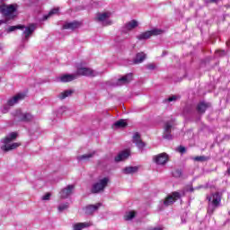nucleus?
<instances>
[{"label": "nucleus", "instance_id": "1", "mask_svg": "<svg viewBox=\"0 0 230 230\" xmlns=\"http://www.w3.org/2000/svg\"><path fill=\"white\" fill-rule=\"evenodd\" d=\"M15 30H24L22 32V41L28 42L30 40V37L33 35V31L37 30V25L34 23L30 24L29 26L24 25H16V26H10L7 30L8 33H11V31H15Z\"/></svg>", "mask_w": 230, "mask_h": 230}, {"label": "nucleus", "instance_id": "2", "mask_svg": "<svg viewBox=\"0 0 230 230\" xmlns=\"http://www.w3.org/2000/svg\"><path fill=\"white\" fill-rule=\"evenodd\" d=\"M15 139H17V133H10L2 140L3 145L1 146V150H3V152H10V150L19 148V146H21V143H12V141H15Z\"/></svg>", "mask_w": 230, "mask_h": 230}, {"label": "nucleus", "instance_id": "3", "mask_svg": "<svg viewBox=\"0 0 230 230\" xmlns=\"http://www.w3.org/2000/svg\"><path fill=\"white\" fill-rule=\"evenodd\" d=\"M17 8H19V5H17V4H3L0 5V13H2L4 17H5L6 21H10V19H13L15 17Z\"/></svg>", "mask_w": 230, "mask_h": 230}, {"label": "nucleus", "instance_id": "4", "mask_svg": "<svg viewBox=\"0 0 230 230\" xmlns=\"http://www.w3.org/2000/svg\"><path fill=\"white\" fill-rule=\"evenodd\" d=\"M208 200V215H213L215 210L218 206H220V202H222V197L219 192L212 193L211 196L207 197Z\"/></svg>", "mask_w": 230, "mask_h": 230}, {"label": "nucleus", "instance_id": "5", "mask_svg": "<svg viewBox=\"0 0 230 230\" xmlns=\"http://www.w3.org/2000/svg\"><path fill=\"white\" fill-rule=\"evenodd\" d=\"M24 98H26V94L17 93L16 95H14L11 99H9L7 101V103L2 107V112L4 114H6V112H8L10 111V107H13V105H16V103H19Z\"/></svg>", "mask_w": 230, "mask_h": 230}, {"label": "nucleus", "instance_id": "6", "mask_svg": "<svg viewBox=\"0 0 230 230\" xmlns=\"http://www.w3.org/2000/svg\"><path fill=\"white\" fill-rule=\"evenodd\" d=\"M109 178L104 177L101 180H99L97 182L93 183L91 192L92 193H102V191H104L107 188V185L109 184Z\"/></svg>", "mask_w": 230, "mask_h": 230}, {"label": "nucleus", "instance_id": "7", "mask_svg": "<svg viewBox=\"0 0 230 230\" xmlns=\"http://www.w3.org/2000/svg\"><path fill=\"white\" fill-rule=\"evenodd\" d=\"M163 33H164V31L155 28L151 31L142 32L141 34L137 36V39L138 40H147V39H150V37H157V35H163Z\"/></svg>", "mask_w": 230, "mask_h": 230}, {"label": "nucleus", "instance_id": "8", "mask_svg": "<svg viewBox=\"0 0 230 230\" xmlns=\"http://www.w3.org/2000/svg\"><path fill=\"white\" fill-rule=\"evenodd\" d=\"M75 75H77V76L80 75L94 77L100 75V72L93 70V68L89 67H79L77 68V72Z\"/></svg>", "mask_w": 230, "mask_h": 230}, {"label": "nucleus", "instance_id": "9", "mask_svg": "<svg viewBox=\"0 0 230 230\" xmlns=\"http://www.w3.org/2000/svg\"><path fill=\"white\" fill-rule=\"evenodd\" d=\"M111 17V13L105 12V13H98L96 14V21L98 22H102V26H111L112 24V22L109 20Z\"/></svg>", "mask_w": 230, "mask_h": 230}, {"label": "nucleus", "instance_id": "10", "mask_svg": "<svg viewBox=\"0 0 230 230\" xmlns=\"http://www.w3.org/2000/svg\"><path fill=\"white\" fill-rule=\"evenodd\" d=\"M172 130H173V120H169L165 122L164 127V139H167V141H171V139H172Z\"/></svg>", "mask_w": 230, "mask_h": 230}, {"label": "nucleus", "instance_id": "11", "mask_svg": "<svg viewBox=\"0 0 230 230\" xmlns=\"http://www.w3.org/2000/svg\"><path fill=\"white\" fill-rule=\"evenodd\" d=\"M169 161L168 154L162 153L153 156V163L160 166H164Z\"/></svg>", "mask_w": 230, "mask_h": 230}, {"label": "nucleus", "instance_id": "12", "mask_svg": "<svg viewBox=\"0 0 230 230\" xmlns=\"http://www.w3.org/2000/svg\"><path fill=\"white\" fill-rule=\"evenodd\" d=\"M132 142L136 145L138 150H140V152H143V149L146 146V144L141 139V135L137 132L134 133Z\"/></svg>", "mask_w": 230, "mask_h": 230}, {"label": "nucleus", "instance_id": "13", "mask_svg": "<svg viewBox=\"0 0 230 230\" xmlns=\"http://www.w3.org/2000/svg\"><path fill=\"white\" fill-rule=\"evenodd\" d=\"M15 119L18 121H31L33 119V115L30 113H22L21 110L16 111L15 112Z\"/></svg>", "mask_w": 230, "mask_h": 230}, {"label": "nucleus", "instance_id": "14", "mask_svg": "<svg viewBox=\"0 0 230 230\" xmlns=\"http://www.w3.org/2000/svg\"><path fill=\"white\" fill-rule=\"evenodd\" d=\"M139 26V22L136 20H131L125 23L122 27L123 33H128V31H132V30H136Z\"/></svg>", "mask_w": 230, "mask_h": 230}, {"label": "nucleus", "instance_id": "15", "mask_svg": "<svg viewBox=\"0 0 230 230\" xmlns=\"http://www.w3.org/2000/svg\"><path fill=\"white\" fill-rule=\"evenodd\" d=\"M74 190H75V185H67L59 192L60 197L62 199H67L69 196L73 195Z\"/></svg>", "mask_w": 230, "mask_h": 230}, {"label": "nucleus", "instance_id": "16", "mask_svg": "<svg viewBox=\"0 0 230 230\" xmlns=\"http://www.w3.org/2000/svg\"><path fill=\"white\" fill-rule=\"evenodd\" d=\"M129 82H132V74H128L117 80V82L114 84V85L119 86V85H125L127 84H129Z\"/></svg>", "mask_w": 230, "mask_h": 230}, {"label": "nucleus", "instance_id": "17", "mask_svg": "<svg viewBox=\"0 0 230 230\" xmlns=\"http://www.w3.org/2000/svg\"><path fill=\"white\" fill-rule=\"evenodd\" d=\"M101 207L102 203H97L95 205H88L84 208V213L85 215H93V213L98 211V209H100Z\"/></svg>", "mask_w": 230, "mask_h": 230}, {"label": "nucleus", "instance_id": "18", "mask_svg": "<svg viewBox=\"0 0 230 230\" xmlns=\"http://www.w3.org/2000/svg\"><path fill=\"white\" fill-rule=\"evenodd\" d=\"M77 75L76 74H66L61 75L58 80L59 82L67 83V82H73V80H76Z\"/></svg>", "mask_w": 230, "mask_h": 230}, {"label": "nucleus", "instance_id": "19", "mask_svg": "<svg viewBox=\"0 0 230 230\" xmlns=\"http://www.w3.org/2000/svg\"><path fill=\"white\" fill-rule=\"evenodd\" d=\"M128 157H130V151H122L115 157V162L119 163L128 159Z\"/></svg>", "mask_w": 230, "mask_h": 230}, {"label": "nucleus", "instance_id": "20", "mask_svg": "<svg viewBox=\"0 0 230 230\" xmlns=\"http://www.w3.org/2000/svg\"><path fill=\"white\" fill-rule=\"evenodd\" d=\"M146 59V54L145 52L137 53L135 58L133 59V64H143Z\"/></svg>", "mask_w": 230, "mask_h": 230}, {"label": "nucleus", "instance_id": "21", "mask_svg": "<svg viewBox=\"0 0 230 230\" xmlns=\"http://www.w3.org/2000/svg\"><path fill=\"white\" fill-rule=\"evenodd\" d=\"M80 22H76V21H74V22H66L64 25H63V30H76L77 28H80Z\"/></svg>", "mask_w": 230, "mask_h": 230}, {"label": "nucleus", "instance_id": "22", "mask_svg": "<svg viewBox=\"0 0 230 230\" xmlns=\"http://www.w3.org/2000/svg\"><path fill=\"white\" fill-rule=\"evenodd\" d=\"M92 224L91 223H75L73 225V230H82L85 229L86 227H91Z\"/></svg>", "mask_w": 230, "mask_h": 230}, {"label": "nucleus", "instance_id": "23", "mask_svg": "<svg viewBox=\"0 0 230 230\" xmlns=\"http://www.w3.org/2000/svg\"><path fill=\"white\" fill-rule=\"evenodd\" d=\"M139 167L137 166H128L123 169V173H125V175L137 173Z\"/></svg>", "mask_w": 230, "mask_h": 230}, {"label": "nucleus", "instance_id": "24", "mask_svg": "<svg viewBox=\"0 0 230 230\" xmlns=\"http://www.w3.org/2000/svg\"><path fill=\"white\" fill-rule=\"evenodd\" d=\"M96 155V151H93L92 153L86 154V155H82L80 156H77V160L78 161H87L93 157H94V155Z\"/></svg>", "mask_w": 230, "mask_h": 230}, {"label": "nucleus", "instance_id": "25", "mask_svg": "<svg viewBox=\"0 0 230 230\" xmlns=\"http://www.w3.org/2000/svg\"><path fill=\"white\" fill-rule=\"evenodd\" d=\"M208 103L206 102H199L197 106V111L199 114H204L206 111L208 110Z\"/></svg>", "mask_w": 230, "mask_h": 230}, {"label": "nucleus", "instance_id": "26", "mask_svg": "<svg viewBox=\"0 0 230 230\" xmlns=\"http://www.w3.org/2000/svg\"><path fill=\"white\" fill-rule=\"evenodd\" d=\"M60 8L57 7V8H53L52 10L49 11V13H48V15H45L43 17V21H48V19H49V17H52V15H57L59 12Z\"/></svg>", "mask_w": 230, "mask_h": 230}, {"label": "nucleus", "instance_id": "27", "mask_svg": "<svg viewBox=\"0 0 230 230\" xmlns=\"http://www.w3.org/2000/svg\"><path fill=\"white\" fill-rule=\"evenodd\" d=\"M73 94V90H66L58 94L59 100H66V98H68V96H71Z\"/></svg>", "mask_w": 230, "mask_h": 230}, {"label": "nucleus", "instance_id": "28", "mask_svg": "<svg viewBox=\"0 0 230 230\" xmlns=\"http://www.w3.org/2000/svg\"><path fill=\"white\" fill-rule=\"evenodd\" d=\"M184 195H186L185 190L174 191L173 192V202H175V200H179V199H181V197H184Z\"/></svg>", "mask_w": 230, "mask_h": 230}, {"label": "nucleus", "instance_id": "29", "mask_svg": "<svg viewBox=\"0 0 230 230\" xmlns=\"http://www.w3.org/2000/svg\"><path fill=\"white\" fill-rule=\"evenodd\" d=\"M127 125L128 124L125 121V119H119L114 123V127H116V128H125V127H127Z\"/></svg>", "mask_w": 230, "mask_h": 230}, {"label": "nucleus", "instance_id": "30", "mask_svg": "<svg viewBox=\"0 0 230 230\" xmlns=\"http://www.w3.org/2000/svg\"><path fill=\"white\" fill-rule=\"evenodd\" d=\"M172 204H173V196H168L164 201V206H165V208H168V206H172Z\"/></svg>", "mask_w": 230, "mask_h": 230}, {"label": "nucleus", "instance_id": "31", "mask_svg": "<svg viewBox=\"0 0 230 230\" xmlns=\"http://www.w3.org/2000/svg\"><path fill=\"white\" fill-rule=\"evenodd\" d=\"M175 179H186L184 173L182 172V169H177L174 172Z\"/></svg>", "mask_w": 230, "mask_h": 230}, {"label": "nucleus", "instance_id": "32", "mask_svg": "<svg viewBox=\"0 0 230 230\" xmlns=\"http://www.w3.org/2000/svg\"><path fill=\"white\" fill-rule=\"evenodd\" d=\"M135 217H136V212L129 211L125 214L124 218L125 220H132V218H135Z\"/></svg>", "mask_w": 230, "mask_h": 230}, {"label": "nucleus", "instance_id": "33", "mask_svg": "<svg viewBox=\"0 0 230 230\" xmlns=\"http://www.w3.org/2000/svg\"><path fill=\"white\" fill-rule=\"evenodd\" d=\"M69 208V203H64L58 206V209L60 213H62V211H66V209H67Z\"/></svg>", "mask_w": 230, "mask_h": 230}, {"label": "nucleus", "instance_id": "34", "mask_svg": "<svg viewBox=\"0 0 230 230\" xmlns=\"http://www.w3.org/2000/svg\"><path fill=\"white\" fill-rule=\"evenodd\" d=\"M193 159L200 163H204V161H208V157L206 156H195Z\"/></svg>", "mask_w": 230, "mask_h": 230}, {"label": "nucleus", "instance_id": "35", "mask_svg": "<svg viewBox=\"0 0 230 230\" xmlns=\"http://www.w3.org/2000/svg\"><path fill=\"white\" fill-rule=\"evenodd\" d=\"M179 154H186V147L180 146L175 149Z\"/></svg>", "mask_w": 230, "mask_h": 230}, {"label": "nucleus", "instance_id": "36", "mask_svg": "<svg viewBox=\"0 0 230 230\" xmlns=\"http://www.w3.org/2000/svg\"><path fill=\"white\" fill-rule=\"evenodd\" d=\"M51 198V193H47L42 197V200H49Z\"/></svg>", "mask_w": 230, "mask_h": 230}, {"label": "nucleus", "instance_id": "37", "mask_svg": "<svg viewBox=\"0 0 230 230\" xmlns=\"http://www.w3.org/2000/svg\"><path fill=\"white\" fill-rule=\"evenodd\" d=\"M146 68L149 69L150 71H154V69H155V65L154 64L146 65Z\"/></svg>", "mask_w": 230, "mask_h": 230}, {"label": "nucleus", "instance_id": "38", "mask_svg": "<svg viewBox=\"0 0 230 230\" xmlns=\"http://www.w3.org/2000/svg\"><path fill=\"white\" fill-rule=\"evenodd\" d=\"M164 103H169V102H173V96L169 97L168 99H165Z\"/></svg>", "mask_w": 230, "mask_h": 230}, {"label": "nucleus", "instance_id": "39", "mask_svg": "<svg viewBox=\"0 0 230 230\" xmlns=\"http://www.w3.org/2000/svg\"><path fill=\"white\" fill-rule=\"evenodd\" d=\"M151 230H164V229L161 226H157V227L151 228Z\"/></svg>", "mask_w": 230, "mask_h": 230}, {"label": "nucleus", "instance_id": "40", "mask_svg": "<svg viewBox=\"0 0 230 230\" xmlns=\"http://www.w3.org/2000/svg\"><path fill=\"white\" fill-rule=\"evenodd\" d=\"M7 20H0V26L1 24H6Z\"/></svg>", "mask_w": 230, "mask_h": 230}, {"label": "nucleus", "instance_id": "41", "mask_svg": "<svg viewBox=\"0 0 230 230\" xmlns=\"http://www.w3.org/2000/svg\"><path fill=\"white\" fill-rule=\"evenodd\" d=\"M217 55H218V53H220L219 55H226V51L222 50L221 52L220 51H217L216 52Z\"/></svg>", "mask_w": 230, "mask_h": 230}, {"label": "nucleus", "instance_id": "42", "mask_svg": "<svg viewBox=\"0 0 230 230\" xmlns=\"http://www.w3.org/2000/svg\"><path fill=\"white\" fill-rule=\"evenodd\" d=\"M207 3H217V0H208Z\"/></svg>", "mask_w": 230, "mask_h": 230}, {"label": "nucleus", "instance_id": "43", "mask_svg": "<svg viewBox=\"0 0 230 230\" xmlns=\"http://www.w3.org/2000/svg\"><path fill=\"white\" fill-rule=\"evenodd\" d=\"M175 100H179V96L174 95V96H173V102H175Z\"/></svg>", "mask_w": 230, "mask_h": 230}, {"label": "nucleus", "instance_id": "44", "mask_svg": "<svg viewBox=\"0 0 230 230\" xmlns=\"http://www.w3.org/2000/svg\"><path fill=\"white\" fill-rule=\"evenodd\" d=\"M189 191H191V192L194 191L193 187H190V190H189Z\"/></svg>", "mask_w": 230, "mask_h": 230}, {"label": "nucleus", "instance_id": "45", "mask_svg": "<svg viewBox=\"0 0 230 230\" xmlns=\"http://www.w3.org/2000/svg\"><path fill=\"white\" fill-rule=\"evenodd\" d=\"M3 49V44L0 43V51Z\"/></svg>", "mask_w": 230, "mask_h": 230}, {"label": "nucleus", "instance_id": "46", "mask_svg": "<svg viewBox=\"0 0 230 230\" xmlns=\"http://www.w3.org/2000/svg\"><path fill=\"white\" fill-rule=\"evenodd\" d=\"M166 55V52H163V57H164Z\"/></svg>", "mask_w": 230, "mask_h": 230}, {"label": "nucleus", "instance_id": "47", "mask_svg": "<svg viewBox=\"0 0 230 230\" xmlns=\"http://www.w3.org/2000/svg\"><path fill=\"white\" fill-rule=\"evenodd\" d=\"M62 111H66V107L61 108Z\"/></svg>", "mask_w": 230, "mask_h": 230}]
</instances>
